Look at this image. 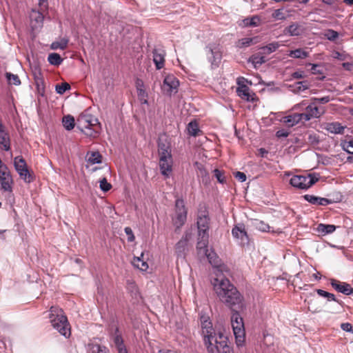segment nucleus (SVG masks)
<instances>
[{
	"instance_id": "nucleus-1",
	"label": "nucleus",
	"mask_w": 353,
	"mask_h": 353,
	"mask_svg": "<svg viewBox=\"0 0 353 353\" xmlns=\"http://www.w3.org/2000/svg\"><path fill=\"white\" fill-rule=\"evenodd\" d=\"M214 290L221 302L233 310L243 305V296L229 279L217 276L212 281Z\"/></svg>"
},
{
	"instance_id": "nucleus-2",
	"label": "nucleus",
	"mask_w": 353,
	"mask_h": 353,
	"mask_svg": "<svg viewBox=\"0 0 353 353\" xmlns=\"http://www.w3.org/2000/svg\"><path fill=\"white\" fill-rule=\"evenodd\" d=\"M77 128L86 136L96 138L101 130V123L97 118L88 113H81L77 122Z\"/></svg>"
},
{
	"instance_id": "nucleus-3",
	"label": "nucleus",
	"mask_w": 353,
	"mask_h": 353,
	"mask_svg": "<svg viewBox=\"0 0 353 353\" xmlns=\"http://www.w3.org/2000/svg\"><path fill=\"white\" fill-rule=\"evenodd\" d=\"M49 318L52 326L66 338L70 336V326L63 310L57 306L50 309Z\"/></svg>"
},
{
	"instance_id": "nucleus-4",
	"label": "nucleus",
	"mask_w": 353,
	"mask_h": 353,
	"mask_svg": "<svg viewBox=\"0 0 353 353\" xmlns=\"http://www.w3.org/2000/svg\"><path fill=\"white\" fill-rule=\"evenodd\" d=\"M208 351L210 353H231V348L228 345V339L221 332H214L211 336L204 339Z\"/></svg>"
},
{
	"instance_id": "nucleus-5",
	"label": "nucleus",
	"mask_w": 353,
	"mask_h": 353,
	"mask_svg": "<svg viewBox=\"0 0 353 353\" xmlns=\"http://www.w3.org/2000/svg\"><path fill=\"white\" fill-rule=\"evenodd\" d=\"M303 108H305V112L300 114L305 121H310L313 118H319L325 112L323 107L319 106L313 101L310 104H307V101L304 100L294 107V108L300 109Z\"/></svg>"
},
{
	"instance_id": "nucleus-6",
	"label": "nucleus",
	"mask_w": 353,
	"mask_h": 353,
	"mask_svg": "<svg viewBox=\"0 0 353 353\" xmlns=\"http://www.w3.org/2000/svg\"><path fill=\"white\" fill-rule=\"evenodd\" d=\"M231 324L237 345H241L245 341V332L243 318L238 312H234L231 316Z\"/></svg>"
},
{
	"instance_id": "nucleus-7",
	"label": "nucleus",
	"mask_w": 353,
	"mask_h": 353,
	"mask_svg": "<svg viewBox=\"0 0 353 353\" xmlns=\"http://www.w3.org/2000/svg\"><path fill=\"white\" fill-rule=\"evenodd\" d=\"M318 180L319 179L312 174L294 175L290 179V183L294 188L301 190H307L316 183Z\"/></svg>"
},
{
	"instance_id": "nucleus-8",
	"label": "nucleus",
	"mask_w": 353,
	"mask_h": 353,
	"mask_svg": "<svg viewBox=\"0 0 353 353\" xmlns=\"http://www.w3.org/2000/svg\"><path fill=\"white\" fill-rule=\"evenodd\" d=\"M14 166L20 178L26 183H30L34 181V174L28 170L27 163L21 156H17L14 159Z\"/></svg>"
},
{
	"instance_id": "nucleus-9",
	"label": "nucleus",
	"mask_w": 353,
	"mask_h": 353,
	"mask_svg": "<svg viewBox=\"0 0 353 353\" xmlns=\"http://www.w3.org/2000/svg\"><path fill=\"white\" fill-rule=\"evenodd\" d=\"M208 50L207 58L211 64V68L219 67L222 59V51L220 46L216 43H210L206 46Z\"/></svg>"
},
{
	"instance_id": "nucleus-10",
	"label": "nucleus",
	"mask_w": 353,
	"mask_h": 353,
	"mask_svg": "<svg viewBox=\"0 0 353 353\" xmlns=\"http://www.w3.org/2000/svg\"><path fill=\"white\" fill-rule=\"evenodd\" d=\"M196 219L198 234L208 233L210 219L205 206L199 208Z\"/></svg>"
},
{
	"instance_id": "nucleus-11",
	"label": "nucleus",
	"mask_w": 353,
	"mask_h": 353,
	"mask_svg": "<svg viewBox=\"0 0 353 353\" xmlns=\"http://www.w3.org/2000/svg\"><path fill=\"white\" fill-rule=\"evenodd\" d=\"M1 188L5 192H12L13 179L8 166L0 167Z\"/></svg>"
},
{
	"instance_id": "nucleus-12",
	"label": "nucleus",
	"mask_w": 353,
	"mask_h": 353,
	"mask_svg": "<svg viewBox=\"0 0 353 353\" xmlns=\"http://www.w3.org/2000/svg\"><path fill=\"white\" fill-rule=\"evenodd\" d=\"M179 85L178 79L173 74H168L163 80L161 90L164 94L171 96L172 93L177 92Z\"/></svg>"
},
{
	"instance_id": "nucleus-13",
	"label": "nucleus",
	"mask_w": 353,
	"mask_h": 353,
	"mask_svg": "<svg viewBox=\"0 0 353 353\" xmlns=\"http://www.w3.org/2000/svg\"><path fill=\"white\" fill-rule=\"evenodd\" d=\"M175 212L176 223H179L180 225H183L187 218V210L183 199H177L176 200Z\"/></svg>"
},
{
	"instance_id": "nucleus-14",
	"label": "nucleus",
	"mask_w": 353,
	"mask_h": 353,
	"mask_svg": "<svg viewBox=\"0 0 353 353\" xmlns=\"http://www.w3.org/2000/svg\"><path fill=\"white\" fill-rule=\"evenodd\" d=\"M306 28L303 24L299 23H292L290 26H287L283 32L285 35L291 37L301 36L305 32Z\"/></svg>"
},
{
	"instance_id": "nucleus-15",
	"label": "nucleus",
	"mask_w": 353,
	"mask_h": 353,
	"mask_svg": "<svg viewBox=\"0 0 353 353\" xmlns=\"http://www.w3.org/2000/svg\"><path fill=\"white\" fill-rule=\"evenodd\" d=\"M330 285L335 290L343 294L350 295L353 294V288L349 283L332 279H330Z\"/></svg>"
},
{
	"instance_id": "nucleus-16",
	"label": "nucleus",
	"mask_w": 353,
	"mask_h": 353,
	"mask_svg": "<svg viewBox=\"0 0 353 353\" xmlns=\"http://www.w3.org/2000/svg\"><path fill=\"white\" fill-rule=\"evenodd\" d=\"M209 233L198 234V241L196 243L197 254L200 256L206 254L208 245Z\"/></svg>"
},
{
	"instance_id": "nucleus-17",
	"label": "nucleus",
	"mask_w": 353,
	"mask_h": 353,
	"mask_svg": "<svg viewBox=\"0 0 353 353\" xmlns=\"http://www.w3.org/2000/svg\"><path fill=\"white\" fill-rule=\"evenodd\" d=\"M159 169L161 174L165 178L170 177L172 172L173 159H159Z\"/></svg>"
},
{
	"instance_id": "nucleus-18",
	"label": "nucleus",
	"mask_w": 353,
	"mask_h": 353,
	"mask_svg": "<svg viewBox=\"0 0 353 353\" xmlns=\"http://www.w3.org/2000/svg\"><path fill=\"white\" fill-rule=\"evenodd\" d=\"M232 234L235 239L241 240V244L244 245L249 241L245 226L242 224L235 225L232 230Z\"/></svg>"
},
{
	"instance_id": "nucleus-19",
	"label": "nucleus",
	"mask_w": 353,
	"mask_h": 353,
	"mask_svg": "<svg viewBox=\"0 0 353 353\" xmlns=\"http://www.w3.org/2000/svg\"><path fill=\"white\" fill-rule=\"evenodd\" d=\"M237 95L243 100L248 101H254L256 100V94L251 92L249 87L246 85H241L236 89Z\"/></svg>"
},
{
	"instance_id": "nucleus-20",
	"label": "nucleus",
	"mask_w": 353,
	"mask_h": 353,
	"mask_svg": "<svg viewBox=\"0 0 353 353\" xmlns=\"http://www.w3.org/2000/svg\"><path fill=\"white\" fill-rule=\"evenodd\" d=\"M112 337L118 353H128L119 327H116L115 332L112 335Z\"/></svg>"
},
{
	"instance_id": "nucleus-21",
	"label": "nucleus",
	"mask_w": 353,
	"mask_h": 353,
	"mask_svg": "<svg viewBox=\"0 0 353 353\" xmlns=\"http://www.w3.org/2000/svg\"><path fill=\"white\" fill-rule=\"evenodd\" d=\"M0 147L5 151L10 150V135L4 124L0 125Z\"/></svg>"
},
{
	"instance_id": "nucleus-22",
	"label": "nucleus",
	"mask_w": 353,
	"mask_h": 353,
	"mask_svg": "<svg viewBox=\"0 0 353 353\" xmlns=\"http://www.w3.org/2000/svg\"><path fill=\"white\" fill-rule=\"evenodd\" d=\"M188 238L186 234L185 236H183L180 241L176 244L174 248L175 254L178 258L182 257L184 258L185 255V251L188 248Z\"/></svg>"
},
{
	"instance_id": "nucleus-23",
	"label": "nucleus",
	"mask_w": 353,
	"mask_h": 353,
	"mask_svg": "<svg viewBox=\"0 0 353 353\" xmlns=\"http://www.w3.org/2000/svg\"><path fill=\"white\" fill-rule=\"evenodd\" d=\"M194 167L196 169L197 176L199 178H201L202 183L203 184L208 185L210 183V179L209 174L206 169L205 168L204 165L201 163L196 162L194 163Z\"/></svg>"
},
{
	"instance_id": "nucleus-24",
	"label": "nucleus",
	"mask_w": 353,
	"mask_h": 353,
	"mask_svg": "<svg viewBox=\"0 0 353 353\" xmlns=\"http://www.w3.org/2000/svg\"><path fill=\"white\" fill-rule=\"evenodd\" d=\"M303 198L305 201H308L312 205H327L331 203V201L326 198H323L320 196H316L311 194H305Z\"/></svg>"
},
{
	"instance_id": "nucleus-25",
	"label": "nucleus",
	"mask_w": 353,
	"mask_h": 353,
	"mask_svg": "<svg viewBox=\"0 0 353 353\" xmlns=\"http://www.w3.org/2000/svg\"><path fill=\"white\" fill-rule=\"evenodd\" d=\"M165 53L163 50H154L153 61L157 70H160L164 67Z\"/></svg>"
},
{
	"instance_id": "nucleus-26",
	"label": "nucleus",
	"mask_w": 353,
	"mask_h": 353,
	"mask_svg": "<svg viewBox=\"0 0 353 353\" xmlns=\"http://www.w3.org/2000/svg\"><path fill=\"white\" fill-rule=\"evenodd\" d=\"M323 129L332 134H343L345 127L339 122L327 123Z\"/></svg>"
},
{
	"instance_id": "nucleus-27",
	"label": "nucleus",
	"mask_w": 353,
	"mask_h": 353,
	"mask_svg": "<svg viewBox=\"0 0 353 353\" xmlns=\"http://www.w3.org/2000/svg\"><path fill=\"white\" fill-rule=\"evenodd\" d=\"M188 134L192 137H199L203 134V132L199 129V123L196 120L190 121L188 126Z\"/></svg>"
},
{
	"instance_id": "nucleus-28",
	"label": "nucleus",
	"mask_w": 353,
	"mask_h": 353,
	"mask_svg": "<svg viewBox=\"0 0 353 353\" xmlns=\"http://www.w3.org/2000/svg\"><path fill=\"white\" fill-rule=\"evenodd\" d=\"M302 120H303V119L302 118L301 114L296 113L292 115L285 117L283 118V121L288 126L292 127Z\"/></svg>"
},
{
	"instance_id": "nucleus-29",
	"label": "nucleus",
	"mask_w": 353,
	"mask_h": 353,
	"mask_svg": "<svg viewBox=\"0 0 353 353\" xmlns=\"http://www.w3.org/2000/svg\"><path fill=\"white\" fill-rule=\"evenodd\" d=\"M316 292L320 296L326 298L328 301H333L336 302L337 303H339L341 305H343V302L341 300L337 299L336 298L335 295L332 293H330V292H326L321 289H317L316 290Z\"/></svg>"
},
{
	"instance_id": "nucleus-30",
	"label": "nucleus",
	"mask_w": 353,
	"mask_h": 353,
	"mask_svg": "<svg viewBox=\"0 0 353 353\" xmlns=\"http://www.w3.org/2000/svg\"><path fill=\"white\" fill-rule=\"evenodd\" d=\"M201 328L204 339L211 336V334L215 332L212 326L211 322L207 320L202 322Z\"/></svg>"
},
{
	"instance_id": "nucleus-31",
	"label": "nucleus",
	"mask_w": 353,
	"mask_h": 353,
	"mask_svg": "<svg viewBox=\"0 0 353 353\" xmlns=\"http://www.w3.org/2000/svg\"><path fill=\"white\" fill-rule=\"evenodd\" d=\"M86 158L88 161L91 164L101 163L102 156L99 152L92 151L87 153Z\"/></svg>"
},
{
	"instance_id": "nucleus-32",
	"label": "nucleus",
	"mask_w": 353,
	"mask_h": 353,
	"mask_svg": "<svg viewBox=\"0 0 353 353\" xmlns=\"http://www.w3.org/2000/svg\"><path fill=\"white\" fill-rule=\"evenodd\" d=\"M288 56L294 59H305L309 56V52L302 48L290 50Z\"/></svg>"
},
{
	"instance_id": "nucleus-33",
	"label": "nucleus",
	"mask_w": 353,
	"mask_h": 353,
	"mask_svg": "<svg viewBox=\"0 0 353 353\" xmlns=\"http://www.w3.org/2000/svg\"><path fill=\"white\" fill-rule=\"evenodd\" d=\"M250 61L252 63L255 68L261 65L266 61L265 57L260 53H256L252 55Z\"/></svg>"
},
{
	"instance_id": "nucleus-34",
	"label": "nucleus",
	"mask_w": 353,
	"mask_h": 353,
	"mask_svg": "<svg viewBox=\"0 0 353 353\" xmlns=\"http://www.w3.org/2000/svg\"><path fill=\"white\" fill-rule=\"evenodd\" d=\"M62 123H63L64 128L67 130H72L75 125L74 119L71 115L64 116L62 119Z\"/></svg>"
},
{
	"instance_id": "nucleus-35",
	"label": "nucleus",
	"mask_w": 353,
	"mask_h": 353,
	"mask_svg": "<svg viewBox=\"0 0 353 353\" xmlns=\"http://www.w3.org/2000/svg\"><path fill=\"white\" fill-rule=\"evenodd\" d=\"M206 257L209 261V263L216 266L218 265L219 263V257L217 256L216 254L213 251L209 252V250L207 251L206 254H203L201 256H200L201 259Z\"/></svg>"
},
{
	"instance_id": "nucleus-36",
	"label": "nucleus",
	"mask_w": 353,
	"mask_h": 353,
	"mask_svg": "<svg viewBox=\"0 0 353 353\" xmlns=\"http://www.w3.org/2000/svg\"><path fill=\"white\" fill-rule=\"evenodd\" d=\"M336 230V226L334 225H325L323 223L319 224L317 230L323 234H331Z\"/></svg>"
},
{
	"instance_id": "nucleus-37",
	"label": "nucleus",
	"mask_w": 353,
	"mask_h": 353,
	"mask_svg": "<svg viewBox=\"0 0 353 353\" xmlns=\"http://www.w3.org/2000/svg\"><path fill=\"white\" fill-rule=\"evenodd\" d=\"M243 23L246 27H256L260 23V18L258 16L245 18L243 20Z\"/></svg>"
},
{
	"instance_id": "nucleus-38",
	"label": "nucleus",
	"mask_w": 353,
	"mask_h": 353,
	"mask_svg": "<svg viewBox=\"0 0 353 353\" xmlns=\"http://www.w3.org/2000/svg\"><path fill=\"white\" fill-rule=\"evenodd\" d=\"M39 11L38 12V17H37V21L42 22L43 19L42 12L46 11V10L48 8V0H39Z\"/></svg>"
},
{
	"instance_id": "nucleus-39",
	"label": "nucleus",
	"mask_w": 353,
	"mask_h": 353,
	"mask_svg": "<svg viewBox=\"0 0 353 353\" xmlns=\"http://www.w3.org/2000/svg\"><path fill=\"white\" fill-rule=\"evenodd\" d=\"M91 353H108V349L103 345L97 343H91L89 345Z\"/></svg>"
},
{
	"instance_id": "nucleus-40",
	"label": "nucleus",
	"mask_w": 353,
	"mask_h": 353,
	"mask_svg": "<svg viewBox=\"0 0 353 353\" xmlns=\"http://www.w3.org/2000/svg\"><path fill=\"white\" fill-rule=\"evenodd\" d=\"M68 41V39L62 38L60 41L53 42L51 45V48L54 50H64L67 48Z\"/></svg>"
},
{
	"instance_id": "nucleus-41",
	"label": "nucleus",
	"mask_w": 353,
	"mask_h": 353,
	"mask_svg": "<svg viewBox=\"0 0 353 353\" xmlns=\"http://www.w3.org/2000/svg\"><path fill=\"white\" fill-rule=\"evenodd\" d=\"M342 148L349 154H353V139H347L341 141Z\"/></svg>"
},
{
	"instance_id": "nucleus-42",
	"label": "nucleus",
	"mask_w": 353,
	"mask_h": 353,
	"mask_svg": "<svg viewBox=\"0 0 353 353\" xmlns=\"http://www.w3.org/2000/svg\"><path fill=\"white\" fill-rule=\"evenodd\" d=\"M48 60L49 63L54 65H59L63 59L61 56L57 53H51L48 55Z\"/></svg>"
},
{
	"instance_id": "nucleus-43",
	"label": "nucleus",
	"mask_w": 353,
	"mask_h": 353,
	"mask_svg": "<svg viewBox=\"0 0 353 353\" xmlns=\"http://www.w3.org/2000/svg\"><path fill=\"white\" fill-rule=\"evenodd\" d=\"M279 46L280 45L278 42H272L261 48V49L263 50L264 54H269L276 51Z\"/></svg>"
},
{
	"instance_id": "nucleus-44",
	"label": "nucleus",
	"mask_w": 353,
	"mask_h": 353,
	"mask_svg": "<svg viewBox=\"0 0 353 353\" xmlns=\"http://www.w3.org/2000/svg\"><path fill=\"white\" fill-rule=\"evenodd\" d=\"M213 174L214 176L216 179L219 183L222 184L226 183V177L224 171L219 169H214L213 170Z\"/></svg>"
},
{
	"instance_id": "nucleus-45",
	"label": "nucleus",
	"mask_w": 353,
	"mask_h": 353,
	"mask_svg": "<svg viewBox=\"0 0 353 353\" xmlns=\"http://www.w3.org/2000/svg\"><path fill=\"white\" fill-rule=\"evenodd\" d=\"M253 39L252 38H243L241 39H239L236 42V47L239 48H243L250 46L252 43Z\"/></svg>"
},
{
	"instance_id": "nucleus-46",
	"label": "nucleus",
	"mask_w": 353,
	"mask_h": 353,
	"mask_svg": "<svg viewBox=\"0 0 353 353\" xmlns=\"http://www.w3.org/2000/svg\"><path fill=\"white\" fill-rule=\"evenodd\" d=\"M6 76L10 84L14 85H19L21 84V81L18 75L10 72H6Z\"/></svg>"
},
{
	"instance_id": "nucleus-47",
	"label": "nucleus",
	"mask_w": 353,
	"mask_h": 353,
	"mask_svg": "<svg viewBox=\"0 0 353 353\" xmlns=\"http://www.w3.org/2000/svg\"><path fill=\"white\" fill-rule=\"evenodd\" d=\"M137 97L138 99L140 101L141 104H148V94L145 89L137 91Z\"/></svg>"
},
{
	"instance_id": "nucleus-48",
	"label": "nucleus",
	"mask_w": 353,
	"mask_h": 353,
	"mask_svg": "<svg viewBox=\"0 0 353 353\" xmlns=\"http://www.w3.org/2000/svg\"><path fill=\"white\" fill-rule=\"evenodd\" d=\"M70 89V85L69 83L64 82L60 84L56 85V92L58 94H63L66 90Z\"/></svg>"
},
{
	"instance_id": "nucleus-49",
	"label": "nucleus",
	"mask_w": 353,
	"mask_h": 353,
	"mask_svg": "<svg viewBox=\"0 0 353 353\" xmlns=\"http://www.w3.org/2000/svg\"><path fill=\"white\" fill-rule=\"evenodd\" d=\"M325 37H326L330 41H334L339 37V33L332 29H329L326 30V32L324 34Z\"/></svg>"
},
{
	"instance_id": "nucleus-50",
	"label": "nucleus",
	"mask_w": 353,
	"mask_h": 353,
	"mask_svg": "<svg viewBox=\"0 0 353 353\" xmlns=\"http://www.w3.org/2000/svg\"><path fill=\"white\" fill-rule=\"evenodd\" d=\"M307 142L312 145H316L319 143V137L317 134L313 132L308 134Z\"/></svg>"
},
{
	"instance_id": "nucleus-51",
	"label": "nucleus",
	"mask_w": 353,
	"mask_h": 353,
	"mask_svg": "<svg viewBox=\"0 0 353 353\" xmlns=\"http://www.w3.org/2000/svg\"><path fill=\"white\" fill-rule=\"evenodd\" d=\"M134 264L138 268L141 270H145L148 268V265L146 262L143 261L140 258L137 257L134 259Z\"/></svg>"
},
{
	"instance_id": "nucleus-52",
	"label": "nucleus",
	"mask_w": 353,
	"mask_h": 353,
	"mask_svg": "<svg viewBox=\"0 0 353 353\" xmlns=\"http://www.w3.org/2000/svg\"><path fill=\"white\" fill-rule=\"evenodd\" d=\"M112 188V185L108 183L105 178H103L102 180L100 181V188L104 191L108 192Z\"/></svg>"
},
{
	"instance_id": "nucleus-53",
	"label": "nucleus",
	"mask_w": 353,
	"mask_h": 353,
	"mask_svg": "<svg viewBox=\"0 0 353 353\" xmlns=\"http://www.w3.org/2000/svg\"><path fill=\"white\" fill-rule=\"evenodd\" d=\"M308 88V85L306 84L305 81H299L296 83L294 91L300 92L302 90H305Z\"/></svg>"
},
{
	"instance_id": "nucleus-54",
	"label": "nucleus",
	"mask_w": 353,
	"mask_h": 353,
	"mask_svg": "<svg viewBox=\"0 0 353 353\" xmlns=\"http://www.w3.org/2000/svg\"><path fill=\"white\" fill-rule=\"evenodd\" d=\"M272 17L277 20H283L285 19V14L281 9H277L274 10L272 14Z\"/></svg>"
},
{
	"instance_id": "nucleus-55",
	"label": "nucleus",
	"mask_w": 353,
	"mask_h": 353,
	"mask_svg": "<svg viewBox=\"0 0 353 353\" xmlns=\"http://www.w3.org/2000/svg\"><path fill=\"white\" fill-rule=\"evenodd\" d=\"M124 231L128 236V241L129 242H132L135 239V236L134 235V233L132 232V230L130 227H125L124 229Z\"/></svg>"
},
{
	"instance_id": "nucleus-56",
	"label": "nucleus",
	"mask_w": 353,
	"mask_h": 353,
	"mask_svg": "<svg viewBox=\"0 0 353 353\" xmlns=\"http://www.w3.org/2000/svg\"><path fill=\"white\" fill-rule=\"evenodd\" d=\"M159 159H169L172 158L170 150H165L164 151L159 152Z\"/></svg>"
},
{
	"instance_id": "nucleus-57",
	"label": "nucleus",
	"mask_w": 353,
	"mask_h": 353,
	"mask_svg": "<svg viewBox=\"0 0 353 353\" xmlns=\"http://www.w3.org/2000/svg\"><path fill=\"white\" fill-rule=\"evenodd\" d=\"M312 101L314 102H316L317 105L319 103H326L330 101V97H324L321 98H313Z\"/></svg>"
},
{
	"instance_id": "nucleus-58",
	"label": "nucleus",
	"mask_w": 353,
	"mask_h": 353,
	"mask_svg": "<svg viewBox=\"0 0 353 353\" xmlns=\"http://www.w3.org/2000/svg\"><path fill=\"white\" fill-rule=\"evenodd\" d=\"M291 76L293 79H303L305 77L303 71H296L293 72Z\"/></svg>"
},
{
	"instance_id": "nucleus-59",
	"label": "nucleus",
	"mask_w": 353,
	"mask_h": 353,
	"mask_svg": "<svg viewBox=\"0 0 353 353\" xmlns=\"http://www.w3.org/2000/svg\"><path fill=\"white\" fill-rule=\"evenodd\" d=\"M235 178L241 182H243L246 180V175L243 172H236L235 174Z\"/></svg>"
},
{
	"instance_id": "nucleus-60",
	"label": "nucleus",
	"mask_w": 353,
	"mask_h": 353,
	"mask_svg": "<svg viewBox=\"0 0 353 353\" xmlns=\"http://www.w3.org/2000/svg\"><path fill=\"white\" fill-rule=\"evenodd\" d=\"M290 132L285 130H279L276 132V135L279 138L288 137Z\"/></svg>"
},
{
	"instance_id": "nucleus-61",
	"label": "nucleus",
	"mask_w": 353,
	"mask_h": 353,
	"mask_svg": "<svg viewBox=\"0 0 353 353\" xmlns=\"http://www.w3.org/2000/svg\"><path fill=\"white\" fill-rule=\"evenodd\" d=\"M341 327L344 331L351 332L352 329V325L350 323H341Z\"/></svg>"
},
{
	"instance_id": "nucleus-62",
	"label": "nucleus",
	"mask_w": 353,
	"mask_h": 353,
	"mask_svg": "<svg viewBox=\"0 0 353 353\" xmlns=\"http://www.w3.org/2000/svg\"><path fill=\"white\" fill-rule=\"evenodd\" d=\"M135 84H136L137 91L140 90V89H141V90L145 89L144 83L141 79H137Z\"/></svg>"
},
{
	"instance_id": "nucleus-63",
	"label": "nucleus",
	"mask_w": 353,
	"mask_h": 353,
	"mask_svg": "<svg viewBox=\"0 0 353 353\" xmlns=\"http://www.w3.org/2000/svg\"><path fill=\"white\" fill-rule=\"evenodd\" d=\"M165 150H170V146L165 144H159V152L164 151Z\"/></svg>"
},
{
	"instance_id": "nucleus-64",
	"label": "nucleus",
	"mask_w": 353,
	"mask_h": 353,
	"mask_svg": "<svg viewBox=\"0 0 353 353\" xmlns=\"http://www.w3.org/2000/svg\"><path fill=\"white\" fill-rule=\"evenodd\" d=\"M322 1L325 4L331 6V5H333L336 2V0H322Z\"/></svg>"
}]
</instances>
